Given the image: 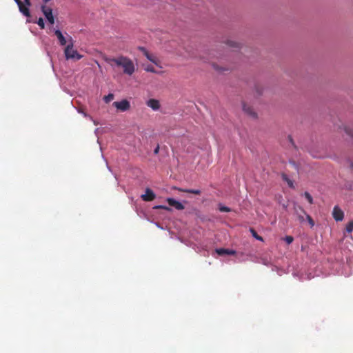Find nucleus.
Returning <instances> with one entry per match:
<instances>
[{"instance_id": "nucleus-24", "label": "nucleus", "mask_w": 353, "mask_h": 353, "mask_svg": "<svg viewBox=\"0 0 353 353\" xmlns=\"http://www.w3.org/2000/svg\"><path fill=\"white\" fill-rule=\"evenodd\" d=\"M37 24L41 29H43L45 28V23L42 18L39 19Z\"/></svg>"}, {"instance_id": "nucleus-34", "label": "nucleus", "mask_w": 353, "mask_h": 353, "mask_svg": "<svg viewBox=\"0 0 353 353\" xmlns=\"http://www.w3.org/2000/svg\"><path fill=\"white\" fill-rule=\"evenodd\" d=\"M159 151V146L158 145V146L155 148V150H154V152L155 154H158Z\"/></svg>"}, {"instance_id": "nucleus-6", "label": "nucleus", "mask_w": 353, "mask_h": 353, "mask_svg": "<svg viewBox=\"0 0 353 353\" xmlns=\"http://www.w3.org/2000/svg\"><path fill=\"white\" fill-rule=\"evenodd\" d=\"M41 9L43 14L46 17V19L48 21V22L50 24H54V18L52 14V8H50L45 5H43V6H41Z\"/></svg>"}, {"instance_id": "nucleus-4", "label": "nucleus", "mask_w": 353, "mask_h": 353, "mask_svg": "<svg viewBox=\"0 0 353 353\" xmlns=\"http://www.w3.org/2000/svg\"><path fill=\"white\" fill-rule=\"evenodd\" d=\"M112 105L117 108V110L121 112H125L130 110V103L127 99H123L121 101H115Z\"/></svg>"}, {"instance_id": "nucleus-30", "label": "nucleus", "mask_w": 353, "mask_h": 353, "mask_svg": "<svg viewBox=\"0 0 353 353\" xmlns=\"http://www.w3.org/2000/svg\"><path fill=\"white\" fill-rule=\"evenodd\" d=\"M285 240L288 244H290L293 241V238L290 236H288L285 237Z\"/></svg>"}, {"instance_id": "nucleus-14", "label": "nucleus", "mask_w": 353, "mask_h": 353, "mask_svg": "<svg viewBox=\"0 0 353 353\" xmlns=\"http://www.w3.org/2000/svg\"><path fill=\"white\" fill-rule=\"evenodd\" d=\"M19 7V11L25 16L26 17H30V11H29V7L30 6H28L27 5H26V3H21L20 6H18Z\"/></svg>"}, {"instance_id": "nucleus-35", "label": "nucleus", "mask_w": 353, "mask_h": 353, "mask_svg": "<svg viewBox=\"0 0 353 353\" xmlns=\"http://www.w3.org/2000/svg\"><path fill=\"white\" fill-rule=\"evenodd\" d=\"M92 121H93V123H94V125H97L98 124L94 120L92 119Z\"/></svg>"}, {"instance_id": "nucleus-17", "label": "nucleus", "mask_w": 353, "mask_h": 353, "mask_svg": "<svg viewBox=\"0 0 353 353\" xmlns=\"http://www.w3.org/2000/svg\"><path fill=\"white\" fill-rule=\"evenodd\" d=\"M343 130L347 135L353 138V128L345 125L343 127Z\"/></svg>"}, {"instance_id": "nucleus-8", "label": "nucleus", "mask_w": 353, "mask_h": 353, "mask_svg": "<svg viewBox=\"0 0 353 353\" xmlns=\"http://www.w3.org/2000/svg\"><path fill=\"white\" fill-rule=\"evenodd\" d=\"M166 201L170 206L174 207L178 210H182L185 208V206L182 203L175 200L173 198H168Z\"/></svg>"}, {"instance_id": "nucleus-32", "label": "nucleus", "mask_w": 353, "mask_h": 353, "mask_svg": "<svg viewBox=\"0 0 353 353\" xmlns=\"http://www.w3.org/2000/svg\"><path fill=\"white\" fill-rule=\"evenodd\" d=\"M24 3H26V5H27L28 6H31L30 0H24Z\"/></svg>"}, {"instance_id": "nucleus-5", "label": "nucleus", "mask_w": 353, "mask_h": 353, "mask_svg": "<svg viewBox=\"0 0 353 353\" xmlns=\"http://www.w3.org/2000/svg\"><path fill=\"white\" fill-rule=\"evenodd\" d=\"M241 107L244 113L246 114L248 116L250 117L252 119L257 118V113L255 112V110L251 105L243 101L241 103Z\"/></svg>"}, {"instance_id": "nucleus-13", "label": "nucleus", "mask_w": 353, "mask_h": 353, "mask_svg": "<svg viewBox=\"0 0 353 353\" xmlns=\"http://www.w3.org/2000/svg\"><path fill=\"white\" fill-rule=\"evenodd\" d=\"M225 44L232 48H241L242 46L240 42L232 39L227 40Z\"/></svg>"}, {"instance_id": "nucleus-1", "label": "nucleus", "mask_w": 353, "mask_h": 353, "mask_svg": "<svg viewBox=\"0 0 353 353\" xmlns=\"http://www.w3.org/2000/svg\"><path fill=\"white\" fill-rule=\"evenodd\" d=\"M105 61L112 64L121 67L124 74L131 76L135 72V65L134 62L128 57L119 56L117 58H106Z\"/></svg>"}, {"instance_id": "nucleus-33", "label": "nucleus", "mask_w": 353, "mask_h": 353, "mask_svg": "<svg viewBox=\"0 0 353 353\" xmlns=\"http://www.w3.org/2000/svg\"><path fill=\"white\" fill-rule=\"evenodd\" d=\"M16 3L17 4V6H20L21 3H22V1L21 0H14Z\"/></svg>"}, {"instance_id": "nucleus-31", "label": "nucleus", "mask_w": 353, "mask_h": 353, "mask_svg": "<svg viewBox=\"0 0 353 353\" xmlns=\"http://www.w3.org/2000/svg\"><path fill=\"white\" fill-rule=\"evenodd\" d=\"M79 112L83 114V115L85 117H88L90 118V120H92V117L89 116L88 114H86L85 112L81 111V110H79Z\"/></svg>"}, {"instance_id": "nucleus-29", "label": "nucleus", "mask_w": 353, "mask_h": 353, "mask_svg": "<svg viewBox=\"0 0 353 353\" xmlns=\"http://www.w3.org/2000/svg\"><path fill=\"white\" fill-rule=\"evenodd\" d=\"M251 232H252V235H253L254 237H255L256 239H258L259 241H263L262 237L258 236L257 234L256 233V232L254 230H251Z\"/></svg>"}, {"instance_id": "nucleus-3", "label": "nucleus", "mask_w": 353, "mask_h": 353, "mask_svg": "<svg viewBox=\"0 0 353 353\" xmlns=\"http://www.w3.org/2000/svg\"><path fill=\"white\" fill-rule=\"evenodd\" d=\"M139 50L150 61H151L159 68H162L160 59L154 54L150 52L143 47H139Z\"/></svg>"}, {"instance_id": "nucleus-37", "label": "nucleus", "mask_w": 353, "mask_h": 353, "mask_svg": "<svg viewBox=\"0 0 353 353\" xmlns=\"http://www.w3.org/2000/svg\"><path fill=\"white\" fill-rule=\"evenodd\" d=\"M351 167L353 168V163L351 164Z\"/></svg>"}, {"instance_id": "nucleus-2", "label": "nucleus", "mask_w": 353, "mask_h": 353, "mask_svg": "<svg viewBox=\"0 0 353 353\" xmlns=\"http://www.w3.org/2000/svg\"><path fill=\"white\" fill-rule=\"evenodd\" d=\"M70 37L69 43H68L67 46L64 50V54L66 59H72L74 61L81 59L83 56L79 54L77 50L74 49V41L71 37Z\"/></svg>"}, {"instance_id": "nucleus-10", "label": "nucleus", "mask_w": 353, "mask_h": 353, "mask_svg": "<svg viewBox=\"0 0 353 353\" xmlns=\"http://www.w3.org/2000/svg\"><path fill=\"white\" fill-rule=\"evenodd\" d=\"M332 215L337 221H342L344 216L343 212L338 207L335 206L333 209Z\"/></svg>"}, {"instance_id": "nucleus-15", "label": "nucleus", "mask_w": 353, "mask_h": 353, "mask_svg": "<svg viewBox=\"0 0 353 353\" xmlns=\"http://www.w3.org/2000/svg\"><path fill=\"white\" fill-rule=\"evenodd\" d=\"M172 189L177 190H179L180 192L192 193V194H200V193H201V191L199 190L181 189V188H179L175 187V186L172 187Z\"/></svg>"}, {"instance_id": "nucleus-28", "label": "nucleus", "mask_w": 353, "mask_h": 353, "mask_svg": "<svg viewBox=\"0 0 353 353\" xmlns=\"http://www.w3.org/2000/svg\"><path fill=\"white\" fill-rule=\"evenodd\" d=\"M219 210L221 212H230V209L226 206L220 205Z\"/></svg>"}, {"instance_id": "nucleus-11", "label": "nucleus", "mask_w": 353, "mask_h": 353, "mask_svg": "<svg viewBox=\"0 0 353 353\" xmlns=\"http://www.w3.org/2000/svg\"><path fill=\"white\" fill-rule=\"evenodd\" d=\"M146 105L154 111L159 110L160 108L159 101L154 99H149L146 102Z\"/></svg>"}, {"instance_id": "nucleus-23", "label": "nucleus", "mask_w": 353, "mask_h": 353, "mask_svg": "<svg viewBox=\"0 0 353 353\" xmlns=\"http://www.w3.org/2000/svg\"><path fill=\"white\" fill-rule=\"evenodd\" d=\"M212 66L213 67V68L217 71H225L226 70V69L223 68H221L219 66H218L216 63H212Z\"/></svg>"}, {"instance_id": "nucleus-7", "label": "nucleus", "mask_w": 353, "mask_h": 353, "mask_svg": "<svg viewBox=\"0 0 353 353\" xmlns=\"http://www.w3.org/2000/svg\"><path fill=\"white\" fill-rule=\"evenodd\" d=\"M294 214L297 216L300 222L305 221V217L307 215L305 210L299 205L295 204L294 206Z\"/></svg>"}, {"instance_id": "nucleus-26", "label": "nucleus", "mask_w": 353, "mask_h": 353, "mask_svg": "<svg viewBox=\"0 0 353 353\" xmlns=\"http://www.w3.org/2000/svg\"><path fill=\"white\" fill-rule=\"evenodd\" d=\"M154 208L155 209H163L168 211H170L171 209L169 207L165 206V205H157L155 206Z\"/></svg>"}, {"instance_id": "nucleus-16", "label": "nucleus", "mask_w": 353, "mask_h": 353, "mask_svg": "<svg viewBox=\"0 0 353 353\" xmlns=\"http://www.w3.org/2000/svg\"><path fill=\"white\" fill-rule=\"evenodd\" d=\"M216 253L219 255L223 254H234L235 251L229 249H219L216 250Z\"/></svg>"}, {"instance_id": "nucleus-9", "label": "nucleus", "mask_w": 353, "mask_h": 353, "mask_svg": "<svg viewBox=\"0 0 353 353\" xmlns=\"http://www.w3.org/2000/svg\"><path fill=\"white\" fill-rule=\"evenodd\" d=\"M54 34L55 35L57 36L59 41V43L61 45V46H65L66 45L67 43H69V40H70V36L68 35V39L63 36V34H62V32L59 30H56L54 31Z\"/></svg>"}, {"instance_id": "nucleus-19", "label": "nucleus", "mask_w": 353, "mask_h": 353, "mask_svg": "<svg viewBox=\"0 0 353 353\" xmlns=\"http://www.w3.org/2000/svg\"><path fill=\"white\" fill-rule=\"evenodd\" d=\"M283 179L286 181V183L288 184L290 187H293V183L292 180H290L286 175H283Z\"/></svg>"}, {"instance_id": "nucleus-36", "label": "nucleus", "mask_w": 353, "mask_h": 353, "mask_svg": "<svg viewBox=\"0 0 353 353\" xmlns=\"http://www.w3.org/2000/svg\"><path fill=\"white\" fill-rule=\"evenodd\" d=\"M44 2L47 3L48 1H50V0H43Z\"/></svg>"}, {"instance_id": "nucleus-20", "label": "nucleus", "mask_w": 353, "mask_h": 353, "mask_svg": "<svg viewBox=\"0 0 353 353\" xmlns=\"http://www.w3.org/2000/svg\"><path fill=\"white\" fill-rule=\"evenodd\" d=\"M146 72H152V73H157V72L156 70L152 67V65H147L144 68Z\"/></svg>"}, {"instance_id": "nucleus-25", "label": "nucleus", "mask_w": 353, "mask_h": 353, "mask_svg": "<svg viewBox=\"0 0 353 353\" xmlns=\"http://www.w3.org/2000/svg\"><path fill=\"white\" fill-rule=\"evenodd\" d=\"M199 59L204 63H210V59L205 58L203 55H199Z\"/></svg>"}, {"instance_id": "nucleus-22", "label": "nucleus", "mask_w": 353, "mask_h": 353, "mask_svg": "<svg viewBox=\"0 0 353 353\" xmlns=\"http://www.w3.org/2000/svg\"><path fill=\"white\" fill-rule=\"evenodd\" d=\"M304 196L310 203L312 204L313 203V199H312V196L308 192H305L304 193Z\"/></svg>"}, {"instance_id": "nucleus-27", "label": "nucleus", "mask_w": 353, "mask_h": 353, "mask_svg": "<svg viewBox=\"0 0 353 353\" xmlns=\"http://www.w3.org/2000/svg\"><path fill=\"white\" fill-rule=\"evenodd\" d=\"M305 217H306L307 220L308 221L310 226L313 227L314 225V223L313 220L312 219L311 216L310 215L307 214L305 216Z\"/></svg>"}, {"instance_id": "nucleus-18", "label": "nucleus", "mask_w": 353, "mask_h": 353, "mask_svg": "<svg viewBox=\"0 0 353 353\" xmlns=\"http://www.w3.org/2000/svg\"><path fill=\"white\" fill-rule=\"evenodd\" d=\"M114 96L113 94H109L103 97V100L105 103H108L110 102L111 101H112L114 99Z\"/></svg>"}, {"instance_id": "nucleus-12", "label": "nucleus", "mask_w": 353, "mask_h": 353, "mask_svg": "<svg viewBox=\"0 0 353 353\" xmlns=\"http://www.w3.org/2000/svg\"><path fill=\"white\" fill-rule=\"evenodd\" d=\"M141 198L144 201H152L153 199H154L155 194L152 190H151L150 188H147L145 190V193L144 194L141 195Z\"/></svg>"}, {"instance_id": "nucleus-21", "label": "nucleus", "mask_w": 353, "mask_h": 353, "mask_svg": "<svg viewBox=\"0 0 353 353\" xmlns=\"http://www.w3.org/2000/svg\"><path fill=\"white\" fill-rule=\"evenodd\" d=\"M353 230V221L349 222L346 226V231L347 232H351Z\"/></svg>"}]
</instances>
